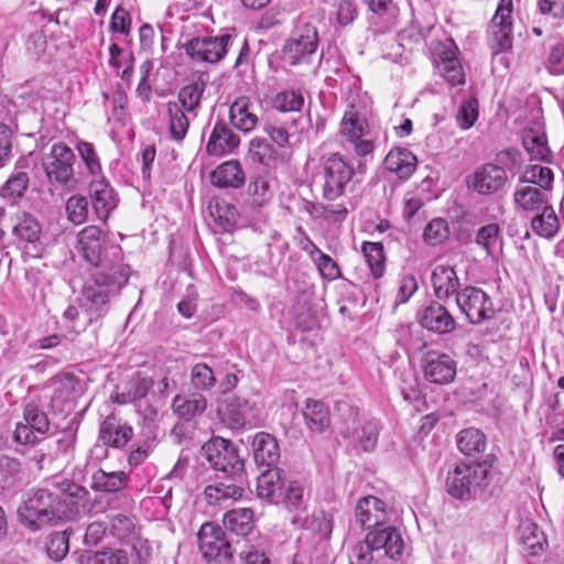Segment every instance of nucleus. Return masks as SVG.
I'll use <instances>...</instances> for the list:
<instances>
[{"instance_id":"33","label":"nucleus","mask_w":564,"mask_h":564,"mask_svg":"<svg viewBox=\"0 0 564 564\" xmlns=\"http://www.w3.org/2000/svg\"><path fill=\"white\" fill-rule=\"evenodd\" d=\"M522 145L531 160L550 161L552 152L547 144L546 133L541 126L536 124L523 130Z\"/></svg>"},{"instance_id":"13","label":"nucleus","mask_w":564,"mask_h":564,"mask_svg":"<svg viewBox=\"0 0 564 564\" xmlns=\"http://www.w3.org/2000/svg\"><path fill=\"white\" fill-rule=\"evenodd\" d=\"M433 63L438 74L451 85H464L465 76L460 61L457 57L458 48L452 39L432 44Z\"/></svg>"},{"instance_id":"27","label":"nucleus","mask_w":564,"mask_h":564,"mask_svg":"<svg viewBox=\"0 0 564 564\" xmlns=\"http://www.w3.org/2000/svg\"><path fill=\"white\" fill-rule=\"evenodd\" d=\"M106 236L97 226H87L78 234V246L83 257L90 263L104 258Z\"/></svg>"},{"instance_id":"20","label":"nucleus","mask_w":564,"mask_h":564,"mask_svg":"<svg viewBox=\"0 0 564 564\" xmlns=\"http://www.w3.org/2000/svg\"><path fill=\"white\" fill-rule=\"evenodd\" d=\"M371 11L369 28L373 34H384L397 25L399 8L393 0H367Z\"/></svg>"},{"instance_id":"42","label":"nucleus","mask_w":564,"mask_h":564,"mask_svg":"<svg viewBox=\"0 0 564 564\" xmlns=\"http://www.w3.org/2000/svg\"><path fill=\"white\" fill-rule=\"evenodd\" d=\"M519 180L527 184H532L552 196L555 175L551 167L541 164L529 165L522 172Z\"/></svg>"},{"instance_id":"15","label":"nucleus","mask_w":564,"mask_h":564,"mask_svg":"<svg viewBox=\"0 0 564 564\" xmlns=\"http://www.w3.org/2000/svg\"><path fill=\"white\" fill-rule=\"evenodd\" d=\"M355 516L362 528L371 531L388 523L389 511L383 500L367 496L358 500Z\"/></svg>"},{"instance_id":"46","label":"nucleus","mask_w":564,"mask_h":564,"mask_svg":"<svg viewBox=\"0 0 564 564\" xmlns=\"http://www.w3.org/2000/svg\"><path fill=\"white\" fill-rule=\"evenodd\" d=\"M486 444L485 434L480 430L474 427L465 429L457 435L458 449L467 456L484 452Z\"/></svg>"},{"instance_id":"6","label":"nucleus","mask_w":564,"mask_h":564,"mask_svg":"<svg viewBox=\"0 0 564 564\" xmlns=\"http://www.w3.org/2000/svg\"><path fill=\"white\" fill-rule=\"evenodd\" d=\"M322 195L327 200H336L346 193L352 181L355 169L345 155L334 152L322 158Z\"/></svg>"},{"instance_id":"35","label":"nucleus","mask_w":564,"mask_h":564,"mask_svg":"<svg viewBox=\"0 0 564 564\" xmlns=\"http://www.w3.org/2000/svg\"><path fill=\"white\" fill-rule=\"evenodd\" d=\"M250 410L249 402L238 397L227 398L218 406L220 421L229 429H240L246 424V415Z\"/></svg>"},{"instance_id":"50","label":"nucleus","mask_w":564,"mask_h":564,"mask_svg":"<svg viewBox=\"0 0 564 564\" xmlns=\"http://www.w3.org/2000/svg\"><path fill=\"white\" fill-rule=\"evenodd\" d=\"M361 250L372 276L375 279L381 278L386 270V258L382 243L366 241L362 243Z\"/></svg>"},{"instance_id":"24","label":"nucleus","mask_w":564,"mask_h":564,"mask_svg":"<svg viewBox=\"0 0 564 564\" xmlns=\"http://www.w3.org/2000/svg\"><path fill=\"white\" fill-rule=\"evenodd\" d=\"M117 292L105 286L97 285L89 281L83 290L85 311L88 314L89 322L102 317L108 312L109 297Z\"/></svg>"},{"instance_id":"56","label":"nucleus","mask_w":564,"mask_h":564,"mask_svg":"<svg viewBox=\"0 0 564 564\" xmlns=\"http://www.w3.org/2000/svg\"><path fill=\"white\" fill-rule=\"evenodd\" d=\"M24 422H26L37 434L45 435L50 430L47 415L31 402L24 406Z\"/></svg>"},{"instance_id":"49","label":"nucleus","mask_w":564,"mask_h":564,"mask_svg":"<svg viewBox=\"0 0 564 564\" xmlns=\"http://www.w3.org/2000/svg\"><path fill=\"white\" fill-rule=\"evenodd\" d=\"M21 463L7 455L0 456V490L13 488L21 479Z\"/></svg>"},{"instance_id":"47","label":"nucleus","mask_w":564,"mask_h":564,"mask_svg":"<svg viewBox=\"0 0 564 564\" xmlns=\"http://www.w3.org/2000/svg\"><path fill=\"white\" fill-rule=\"evenodd\" d=\"M475 242L487 256L494 257L496 251L501 249L502 236L499 225L491 223L480 227L476 232Z\"/></svg>"},{"instance_id":"44","label":"nucleus","mask_w":564,"mask_h":564,"mask_svg":"<svg viewBox=\"0 0 564 564\" xmlns=\"http://www.w3.org/2000/svg\"><path fill=\"white\" fill-rule=\"evenodd\" d=\"M128 475L122 471L96 470L91 476V488L102 492H118L126 487Z\"/></svg>"},{"instance_id":"55","label":"nucleus","mask_w":564,"mask_h":564,"mask_svg":"<svg viewBox=\"0 0 564 564\" xmlns=\"http://www.w3.org/2000/svg\"><path fill=\"white\" fill-rule=\"evenodd\" d=\"M536 10L545 22L556 26L564 19V0H536Z\"/></svg>"},{"instance_id":"22","label":"nucleus","mask_w":564,"mask_h":564,"mask_svg":"<svg viewBox=\"0 0 564 564\" xmlns=\"http://www.w3.org/2000/svg\"><path fill=\"white\" fill-rule=\"evenodd\" d=\"M431 283L434 295L440 301H447L453 295H457L460 286L459 278L455 267L448 264H437L431 274Z\"/></svg>"},{"instance_id":"48","label":"nucleus","mask_w":564,"mask_h":564,"mask_svg":"<svg viewBox=\"0 0 564 564\" xmlns=\"http://www.w3.org/2000/svg\"><path fill=\"white\" fill-rule=\"evenodd\" d=\"M172 405L180 417L189 420L206 410L207 401L205 397L200 394H195L189 399L176 395Z\"/></svg>"},{"instance_id":"41","label":"nucleus","mask_w":564,"mask_h":564,"mask_svg":"<svg viewBox=\"0 0 564 564\" xmlns=\"http://www.w3.org/2000/svg\"><path fill=\"white\" fill-rule=\"evenodd\" d=\"M540 210L541 213L536 214L531 219V229L535 235L542 238L552 239L560 229L558 217L550 204Z\"/></svg>"},{"instance_id":"21","label":"nucleus","mask_w":564,"mask_h":564,"mask_svg":"<svg viewBox=\"0 0 564 564\" xmlns=\"http://www.w3.org/2000/svg\"><path fill=\"white\" fill-rule=\"evenodd\" d=\"M507 180V172L503 171V167L486 163L475 170L470 186L478 194L491 195L501 189Z\"/></svg>"},{"instance_id":"59","label":"nucleus","mask_w":564,"mask_h":564,"mask_svg":"<svg viewBox=\"0 0 564 564\" xmlns=\"http://www.w3.org/2000/svg\"><path fill=\"white\" fill-rule=\"evenodd\" d=\"M210 213L213 217L225 228H231L238 217L237 209L225 200H216L210 205Z\"/></svg>"},{"instance_id":"58","label":"nucleus","mask_w":564,"mask_h":564,"mask_svg":"<svg viewBox=\"0 0 564 564\" xmlns=\"http://www.w3.org/2000/svg\"><path fill=\"white\" fill-rule=\"evenodd\" d=\"M283 502L289 511H301L306 507V499L304 495V487L297 480L289 482Z\"/></svg>"},{"instance_id":"57","label":"nucleus","mask_w":564,"mask_h":564,"mask_svg":"<svg viewBox=\"0 0 564 564\" xmlns=\"http://www.w3.org/2000/svg\"><path fill=\"white\" fill-rule=\"evenodd\" d=\"M352 438L357 441L365 451H372L378 441V423L373 420L365 422L359 429H356Z\"/></svg>"},{"instance_id":"5","label":"nucleus","mask_w":564,"mask_h":564,"mask_svg":"<svg viewBox=\"0 0 564 564\" xmlns=\"http://www.w3.org/2000/svg\"><path fill=\"white\" fill-rule=\"evenodd\" d=\"M91 265L90 281L117 293L127 284L131 274L130 267L123 263V253L118 245L109 246L104 258Z\"/></svg>"},{"instance_id":"30","label":"nucleus","mask_w":564,"mask_h":564,"mask_svg":"<svg viewBox=\"0 0 564 564\" xmlns=\"http://www.w3.org/2000/svg\"><path fill=\"white\" fill-rule=\"evenodd\" d=\"M133 430L121 423L116 416H107L99 429V440L105 446L123 447L132 438Z\"/></svg>"},{"instance_id":"28","label":"nucleus","mask_w":564,"mask_h":564,"mask_svg":"<svg viewBox=\"0 0 564 564\" xmlns=\"http://www.w3.org/2000/svg\"><path fill=\"white\" fill-rule=\"evenodd\" d=\"M239 142V137L223 120H218L209 135L206 151L209 155L221 156L232 152Z\"/></svg>"},{"instance_id":"53","label":"nucleus","mask_w":564,"mask_h":564,"mask_svg":"<svg viewBox=\"0 0 564 564\" xmlns=\"http://www.w3.org/2000/svg\"><path fill=\"white\" fill-rule=\"evenodd\" d=\"M29 174L15 169L7 182L0 188V195L4 198H18L23 196L29 186Z\"/></svg>"},{"instance_id":"3","label":"nucleus","mask_w":564,"mask_h":564,"mask_svg":"<svg viewBox=\"0 0 564 564\" xmlns=\"http://www.w3.org/2000/svg\"><path fill=\"white\" fill-rule=\"evenodd\" d=\"M490 467L484 463L456 464L448 470L445 487L446 491L454 498L469 499L476 492L488 485Z\"/></svg>"},{"instance_id":"14","label":"nucleus","mask_w":564,"mask_h":564,"mask_svg":"<svg viewBox=\"0 0 564 564\" xmlns=\"http://www.w3.org/2000/svg\"><path fill=\"white\" fill-rule=\"evenodd\" d=\"M512 0H500L489 25L491 46L496 53L512 45Z\"/></svg>"},{"instance_id":"39","label":"nucleus","mask_w":564,"mask_h":564,"mask_svg":"<svg viewBox=\"0 0 564 564\" xmlns=\"http://www.w3.org/2000/svg\"><path fill=\"white\" fill-rule=\"evenodd\" d=\"M281 488V470L278 468H268L257 479V496L268 502H278Z\"/></svg>"},{"instance_id":"25","label":"nucleus","mask_w":564,"mask_h":564,"mask_svg":"<svg viewBox=\"0 0 564 564\" xmlns=\"http://www.w3.org/2000/svg\"><path fill=\"white\" fill-rule=\"evenodd\" d=\"M551 196L544 191L519 180L513 192V204L518 210L539 212L550 204Z\"/></svg>"},{"instance_id":"8","label":"nucleus","mask_w":564,"mask_h":564,"mask_svg":"<svg viewBox=\"0 0 564 564\" xmlns=\"http://www.w3.org/2000/svg\"><path fill=\"white\" fill-rule=\"evenodd\" d=\"M75 153L65 143H54L47 154L42 159V166L48 181L61 186L74 183Z\"/></svg>"},{"instance_id":"54","label":"nucleus","mask_w":564,"mask_h":564,"mask_svg":"<svg viewBox=\"0 0 564 564\" xmlns=\"http://www.w3.org/2000/svg\"><path fill=\"white\" fill-rule=\"evenodd\" d=\"M69 529L54 532L48 536L46 552L55 562L62 561L69 551Z\"/></svg>"},{"instance_id":"31","label":"nucleus","mask_w":564,"mask_h":564,"mask_svg":"<svg viewBox=\"0 0 564 564\" xmlns=\"http://www.w3.org/2000/svg\"><path fill=\"white\" fill-rule=\"evenodd\" d=\"M230 123L238 130L248 133L258 124L259 118L254 111V104L249 97L237 98L229 108Z\"/></svg>"},{"instance_id":"38","label":"nucleus","mask_w":564,"mask_h":564,"mask_svg":"<svg viewBox=\"0 0 564 564\" xmlns=\"http://www.w3.org/2000/svg\"><path fill=\"white\" fill-rule=\"evenodd\" d=\"M305 424L313 433H322L330 424L329 411L325 404L318 400L307 399L302 410Z\"/></svg>"},{"instance_id":"17","label":"nucleus","mask_w":564,"mask_h":564,"mask_svg":"<svg viewBox=\"0 0 564 564\" xmlns=\"http://www.w3.org/2000/svg\"><path fill=\"white\" fill-rule=\"evenodd\" d=\"M89 197L97 218L102 221H106L117 208L118 196L105 177L91 178L89 183Z\"/></svg>"},{"instance_id":"29","label":"nucleus","mask_w":564,"mask_h":564,"mask_svg":"<svg viewBox=\"0 0 564 564\" xmlns=\"http://www.w3.org/2000/svg\"><path fill=\"white\" fill-rule=\"evenodd\" d=\"M416 156L405 148L391 149L383 160V166L391 173H394L399 180H408L416 170Z\"/></svg>"},{"instance_id":"61","label":"nucleus","mask_w":564,"mask_h":564,"mask_svg":"<svg viewBox=\"0 0 564 564\" xmlns=\"http://www.w3.org/2000/svg\"><path fill=\"white\" fill-rule=\"evenodd\" d=\"M66 213L68 219L75 224L80 225L87 219L88 215V200L84 196H72L66 203Z\"/></svg>"},{"instance_id":"64","label":"nucleus","mask_w":564,"mask_h":564,"mask_svg":"<svg viewBox=\"0 0 564 564\" xmlns=\"http://www.w3.org/2000/svg\"><path fill=\"white\" fill-rule=\"evenodd\" d=\"M239 557L241 564H271L265 551L259 545L247 544L243 550L240 551Z\"/></svg>"},{"instance_id":"23","label":"nucleus","mask_w":564,"mask_h":564,"mask_svg":"<svg viewBox=\"0 0 564 564\" xmlns=\"http://www.w3.org/2000/svg\"><path fill=\"white\" fill-rule=\"evenodd\" d=\"M150 554L137 552L135 558L131 552L124 549L109 547L90 552L83 560V564H148Z\"/></svg>"},{"instance_id":"62","label":"nucleus","mask_w":564,"mask_h":564,"mask_svg":"<svg viewBox=\"0 0 564 564\" xmlns=\"http://www.w3.org/2000/svg\"><path fill=\"white\" fill-rule=\"evenodd\" d=\"M192 382L199 390H210L216 384L212 368L206 364H197L192 369Z\"/></svg>"},{"instance_id":"1","label":"nucleus","mask_w":564,"mask_h":564,"mask_svg":"<svg viewBox=\"0 0 564 564\" xmlns=\"http://www.w3.org/2000/svg\"><path fill=\"white\" fill-rule=\"evenodd\" d=\"M54 489L31 491L18 509L20 522L31 531L47 525L74 521L85 507L88 491L80 485L65 479L53 484Z\"/></svg>"},{"instance_id":"10","label":"nucleus","mask_w":564,"mask_h":564,"mask_svg":"<svg viewBox=\"0 0 564 564\" xmlns=\"http://www.w3.org/2000/svg\"><path fill=\"white\" fill-rule=\"evenodd\" d=\"M317 46L316 26L310 22L301 23L283 45V59L290 65H299L306 62L316 52Z\"/></svg>"},{"instance_id":"45","label":"nucleus","mask_w":564,"mask_h":564,"mask_svg":"<svg viewBox=\"0 0 564 564\" xmlns=\"http://www.w3.org/2000/svg\"><path fill=\"white\" fill-rule=\"evenodd\" d=\"M166 117L169 123V132L175 141H182L188 131L192 115L178 108L174 101L166 104Z\"/></svg>"},{"instance_id":"43","label":"nucleus","mask_w":564,"mask_h":564,"mask_svg":"<svg viewBox=\"0 0 564 564\" xmlns=\"http://www.w3.org/2000/svg\"><path fill=\"white\" fill-rule=\"evenodd\" d=\"M205 91L203 82H193L182 87L177 94L176 106L185 110L192 118L197 116V109L200 106L202 97Z\"/></svg>"},{"instance_id":"63","label":"nucleus","mask_w":564,"mask_h":564,"mask_svg":"<svg viewBox=\"0 0 564 564\" xmlns=\"http://www.w3.org/2000/svg\"><path fill=\"white\" fill-rule=\"evenodd\" d=\"M373 552L375 549L368 543L366 536L349 550V564H370L373 561Z\"/></svg>"},{"instance_id":"2","label":"nucleus","mask_w":564,"mask_h":564,"mask_svg":"<svg viewBox=\"0 0 564 564\" xmlns=\"http://www.w3.org/2000/svg\"><path fill=\"white\" fill-rule=\"evenodd\" d=\"M339 133L359 159L372 156L375 143L365 109L349 105L339 123Z\"/></svg>"},{"instance_id":"7","label":"nucleus","mask_w":564,"mask_h":564,"mask_svg":"<svg viewBox=\"0 0 564 564\" xmlns=\"http://www.w3.org/2000/svg\"><path fill=\"white\" fill-rule=\"evenodd\" d=\"M14 245L30 258L42 257L45 250L42 225L39 219L26 212H19L11 228Z\"/></svg>"},{"instance_id":"40","label":"nucleus","mask_w":564,"mask_h":564,"mask_svg":"<svg viewBox=\"0 0 564 564\" xmlns=\"http://www.w3.org/2000/svg\"><path fill=\"white\" fill-rule=\"evenodd\" d=\"M224 525L229 532L246 536L254 527L253 511L249 508L229 510L224 516Z\"/></svg>"},{"instance_id":"11","label":"nucleus","mask_w":564,"mask_h":564,"mask_svg":"<svg viewBox=\"0 0 564 564\" xmlns=\"http://www.w3.org/2000/svg\"><path fill=\"white\" fill-rule=\"evenodd\" d=\"M456 304L469 323L474 325H479L495 317L492 300L480 288H464L456 295Z\"/></svg>"},{"instance_id":"26","label":"nucleus","mask_w":564,"mask_h":564,"mask_svg":"<svg viewBox=\"0 0 564 564\" xmlns=\"http://www.w3.org/2000/svg\"><path fill=\"white\" fill-rule=\"evenodd\" d=\"M82 393L80 381L74 375H63L55 379L54 391L51 398V408L55 412H63Z\"/></svg>"},{"instance_id":"4","label":"nucleus","mask_w":564,"mask_h":564,"mask_svg":"<svg viewBox=\"0 0 564 564\" xmlns=\"http://www.w3.org/2000/svg\"><path fill=\"white\" fill-rule=\"evenodd\" d=\"M203 454L212 468L230 480L247 478L245 462L239 456L237 447L229 440L213 437L202 447Z\"/></svg>"},{"instance_id":"12","label":"nucleus","mask_w":564,"mask_h":564,"mask_svg":"<svg viewBox=\"0 0 564 564\" xmlns=\"http://www.w3.org/2000/svg\"><path fill=\"white\" fill-rule=\"evenodd\" d=\"M231 40L230 34L196 36L184 43L182 48L194 63L216 64L226 55Z\"/></svg>"},{"instance_id":"19","label":"nucleus","mask_w":564,"mask_h":564,"mask_svg":"<svg viewBox=\"0 0 564 564\" xmlns=\"http://www.w3.org/2000/svg\"><path fill=\"white\" fill-rule=\"evenodd\" d=\"M366 536L375 551L384 550L386 555L392 560H399L402 556L404 542L395 527L387 523L369 531Z\"/></svg>"},{"instance_id":"37","label":"nucleus","mask_w":564,"mask_h":564,"mask_svg":"<svg viewBox=\"0 0 564 564\" xmlns=\"http://www.w3.org/2000/svg\"><path fill=\"white\" fill-rule=\"evenodd\" d=\"M210 181L218 187H240L245 182V173L240 163L235 160L224 162L210 174Z\"/></svg>"},{"instance_id":"60","label":"nucleus","mask_w":564,"mask_h":564,"mask_svg":"<svg viewBox=\"0 0 564 564\" xmlns=\"http://www.w3.org/2000/svg\"><path fill=\"white\" fill-rule=\"evenodd\" d=\"M424 240L431 246H437L448 237V225L443 218L432 219L424 229Z\"/></svg>"},{"instance_id":"32","label":"nucleus","mask_w":564,"mask_h":564,"mask_svg":"<svg viewBox=\"0 0 564 564\" xmlns=\"http://www.w3.org/2000/svg\"><path fill=\"white\" fill-rule=\"evenodd\" d=\"M247 485V478H241V481L232 480L231 484L209 485L204 490L205 500L210 506H220L238 500L242 497Z\"/></svg>"},{"instance_id":"9","label":"nucleus","mask_w":564,"mask_h":564,"mask_svg":"<svg viewBox=\"0 0 564 564\" xmlns=\"http://www.w3.org/2000/svg\"><path fill=\"white\" fill-rule=\"evenodd\" d=\"M199 550L203 557L213 564H228L232 557L230 542L226 539L224 530L213 523H204L197 534Z\"/></svg>"},{"instance_id":"36","label":"nucleus","mask_w":564,"mask_h":564,"mask_svg":"<svg viewBox=\"0 0 564 564\" xmlns=\"http://www.w3.org/2000/svg\"><path fill=\"white\" fill-rule=\"evenodd\" d=\"M519 541L529 555H539L547 546L545 533L540 527L530 521H522L518 528Z\"/></svg>"},{"instance_id":"52","label":"nucleus","mask_w":564,"mask_h":564,"mask_svg":"<svg viewBox=\"0 0 564 564\" xmlns=\"http://www.w3.org/2000/svg\"><path fill=\"white\" fill-rule=\"evenodd\" d=\"M76 150L91 178L104 177L101 163L94 144L86 141H79L76 145Z\"/></svg>"},{"instance_id":"34","label":"nucleus","mask_w":564,"mask_h":564,"mask_svg":"<svg viewBox=\"0 0 564 564\" xmlns=\"http://www.w3.org/2000/svg\"><path fill=\"white\" fill-rule=\"evenodd\" d=\"M253 457L259 466L272 468L280 459V447L274 436L265 432H259L254 435Z\"/></svg>"},{"instance_id":"16","label":"nucleus","mask_w":564,"mask_h":564,"mask_svg":"<svg viewBox=\"0 0 564 564\" xmlns=\"http://www.w3.org/2000/svg\"><path fill=\"white\" fill-rule=\"evenodd\" d=\"M423 372L430 382L446 384L455 379L456 361L449 355L430 351L424 357Z\"/></svg>"},{"instance_id":"51","label":"nucleus","mask_w":564,"mask_h":564,"mask_svg":"<svg viewBox=\"0 0 564 564\" xmlns=\"http://www.w3.org/2000/svg\"><path fill=\"white\" fill-rule=\"evenodd\" d=\"M305 102L300 89H285L278 93L272 99L274 109L281 112L301 111Z\"/></svg>"},{"instance_id":"18","label":"nucleus","mask_w":564,"mask_h":564,"mask_svg":"<svg viewBox=\"0 0 564 564\" xmlns=\"http://www.w3.org/2000/svg\"><path fill=\"white\" fill-rule=\"evenodd\" d=\"M422 327L436 334H448L456 328L455 318L440 302H431L417 313Z\"/></svg>"}]
</instances>
